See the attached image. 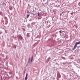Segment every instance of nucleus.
Listing matches in <instances>:
<instances>
[{"label": "nucleus", "mask_w": 80, "mask_h": 80, "mask_svg": "<svg viewBox=\"0 0 80 80\" xmlns=\"http://www.w3.org/2000/svg\"><path fill=\"white\" fill-rule=\"evenodd\" d=\"M59 32H60V33H62V31H60Z\"/></svg>", "instance_id": "7"}, {"label": "nucleus", "mask_w": 80, "mask_h": 80, "mask_svg": "<svg viewBox=\"0 0 80 80\" xmlns=\"http://www.w3.org/2000/svg\"><path fill=\"white\" fill-rule=\"evenodd\" d=\"M27 76H28V74L26 73V77H25V80H27V78H28Z\"/></svg>", "instance_id": "3"}, {"label": "nucleus", "mask_w": 80, "mask_h": 80, "mask_svg": "<svg viewBox=\"0 0 80 80\" xmlns=\"http://www.w3.org/2000/svg\"><path fill=\"white\" fill-rule=\"evenodd\" d=\"M38 17H40V14H39V13L38 12Z\"/></svg>", "instance_id": "6"}, {"label": "nucleus", "mask_w": 80, "mask_h": 80, "mask_svg": "<svg viewBox=\"0 0 80 80\" xmlns=\"http://www.w3.org/2000/svg\"><path fill=\"white\" fill-rule=\"evenodd\" d=\"M62 32H65V31H62Z\"/></svg>", "instance_id": "8"}, {"label": "nucleus", "mask_w": 80, "mask_h": 80, "mask_svg": "<svg viewBox=\"0 0 80 80\" xmlns=\"http://www.w3.org/2000/svg\"><path fill=\"white\" fill-rule=\"evenodd\" d=\"M77 45H76V44H75V45L74 47V48L73 49V50H75V48H77Z\"/></svg>", "instance_id": "2"}, {"label": "nucleus", "mask_w": 80, "mask_h": 80, "mask_svg": "<svg viewBox=\"0 0 80 80\" xmlns=\"http://www.w3.org/2000/svg\"><path fill=\"white\" fill-rule=\"evenodd\" d=\"M75 44L77 45H78V44H80V41L79 42H77Z\"/></svg>", "instance_id": "4"}, {"label": "nucleus", "mask_w": 80, "mask_h": 80, "mask_svg": "<svg viewBox=\"0 0 80 80\" xmlns=\"http://www.w3.org/2000/svg\"><path fill=\"white\" fill-rule=\"evenodd\" d=\"M33 56L32 57V59H31V61H30V58H29V60L28 61V63H32V60H33Z\"/></svg>", "instance_id": "1"}, {"label": "nucleus", "mask_w": 80, "mask_h": 80, "mask_svg": "<svg viewBox=\"0 0 80 80\" xmlns=\"http://www.w3.org/2000/svg\"><path fill=\"white\" fill-rule=\"evenodd\" d=\"M29 16H30V14L27 15V18H28V17H29Z\"/></svg>", "instance_id": "5"}]
</instances>
